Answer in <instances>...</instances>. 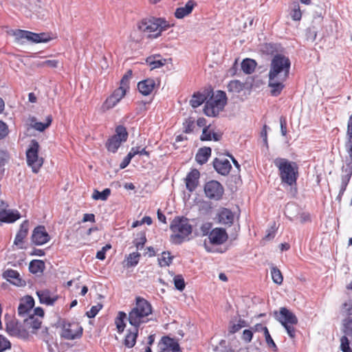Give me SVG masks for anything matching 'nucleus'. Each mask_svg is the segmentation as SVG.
I'll use <instances>...</instances> for the list:
<instances>
[{
  "label": "nucleus",
  "instance_id": "f257e3e1",
  "mask_svg": "<svg viewBox=\"0 0 352 352\" xmlns=\"http://www.w3.org/2000/svg\"><path fill=\"white\" fill-rule=\"evenodd\" d=\"M290 65L289 59L284 55L276 54L272 59L268 74V86L272 96H279L284 89V82L289 77Z\"/></svg>",
  "mask_w": 352,
  "mask_h": 352
},
{
  "label": "nucleus",
  "instance_id": "f03ea898",
  "mask_svg": "<svg viewBox=\"0 0 352 352\" xmlns=\"http://www.w3.org/2000/svg\"><path fill=\"white\" fill-rule=\"evenodd\" d=\"M151 314V305L144 298L137 297L135 306L129 313L128 320L131 325L138 328L151 320L149 316Z\"/></svg>",
  "mask_w": 352,
  "mask_h": 352
},
{
  "label": "nucleus",
  "instance_id": "7ed1b4c3",
  "mask_svg": "<svg viewBox=\"0 0 352 352\" xmlns=\"http://www.w3.org/2000/svg\"><path fill=\"white\" fill-rule=\"evenodd\" d=\"M170 27L169 23L162 18L144 19L137 23L138 30L148 38H157Z\"/></svg>",
  "mask_w": 352,
  "mask_h": 352
},
{
  "label": "nucleus",
  "instance_id": "20e7f679",
  "mask_svg": "<svg viewBox=\"0 0 352 352\" xmlns=\"http://www.w3.org/2000/svg\"><path fill=\"white\" fill-rule=\"evenodd\" d=\"M274 164L278 169L279 175L283 183L290 186L296 184L298 177V167L296 162H290L285 158L278 157L274 160Z\"/></svg>",
  "mask_w": 352,
  "mask_h": 352
},
{
  "label": "nucleus",
  "instance_id": "39448f33",
  "mask_svg": "<svg viewBox=\"0 0 352 352\" xmlns=\"http://www.w3.org/2000/svg\"><path fill=\"white\" fill-rule=\"evenodd\" d=\"M170 229L173 234L171 241L175 244H180L186 241L192 232V226L189 219L184 217H176L171 221Z\"/></svg>",
  "mask_w": 352,
  "mask_h": 352
},
{
  "label": "nucleus",
  "instance_id": "423d86ee",
  "mask_svg": "<svg viewBox=\"0 0 352 352\" xmlns=\"http://www.w3.org/2000/svg\"><path fill=\"white\" fill-rule=\"evenodd\" d=\"M227 103L226 94L223 91H217L205 104L204 111L209 117H215L222 111Z\"/></svg>",
  "mask_w": 352,
  "mask_h": 352
},
{
  "label": "nucleus",
  "instance_id": "0eeeda50",
  "mask_svg": "<svg viewBox=\"0 0 352 352\" xmlns=\"http://www.w3.org/2000/svg\"><path fill=\"white\" fill-rule=\"evenodd\" d=\"M40 145L36 140H32L26 151V161L32 171L38 173L43 164V158L38 156Z\"/></svg>",
  "mask_w": 352,
  "mask_h": 352
},
{
  "label": "nucleus",
  "instance_id": "6e6552de",
  "mask_svg": "<svg viewBox=\"0 0 352 352\" xmlns=\"http://www.w3.org/2000/svg\"><path fill=\"white\" fill-rule=\"evenodd\" d=\"M278 320L285 327L288 336L291 338L296 336V328L294 325L298 323L297 317L289 309L285 307H281L278 316Z\"/></svg>",
  "mask_w": 352,
  "mask_h": 352
},
{
  "label": "nucleus",
  "instance_id": "1a4fd4ad",
  "mask_svg": "<svg viewBox=\"0 0 352 352\" xmlns=\"http://www.w3.org/2000/svg\"><path fill=\"white\" fill-rule=\"evenodd\" d=\"M128 133L126 129L120 125L116 129V134L109 138L107 142V148L109 151L116 153L122 142L126 141Z\"/></svg>",
  "mask_w": 352,
  "mask_h": 352
},
{
  "label": "nucleus",
  "instance_id": "9d476101",
  "mask_svg": "<svg viewBox=\"0 0 352 352\" xmlns=\"http://www.w3.org/2000/svg\"><path fill=\"white\" fill-rule=\"evenodd\" d=\"M14 35L16 38H25L29 41L35 43H47L51 40L50 36L47 33H34L30 31L17 30Z\"/></svg>",
  "mask_w": 352,
  "mask_h": 352
},
{
  "label": "nucleus",
  "instance_id": "9b49d317",
  "mask_svg": "<svg viewBox=\"0 0 352 352\" xmlns=\"http://www.w3.org/2000/svg\"><path fill=\"white\" fill-rule=\"evenodd\" d=\"M204 192L208 199L218 201L221 199L224 189L221 183L216 180H211L205 184Z\"/></svg>",
  "mask_w": 352,
  "mask_h": 352
},
{
  "label": "nucleus",
  "instance_id": "f8f14e48",
  "mask_svg": "<svg viewBox=\"0 0 352 352\" xmlns=\"http://www.w3.org/2000/svg\"><path fill=\"white\" fill-rule=\"evenodd\" d=\"M82 333V328L78 323L65 322L63 324L61 337L66 340H74L80 338Z\"/></svg>",
  "mask_w": 352,
  "mask_h": 352
},
{
  "label": "nucleus",
  "instance_id": "ddd939ff",
  "mask_svg": "<svg viewBox=\"0 0 352 352\" xmlns=\"http://www.w3.org/2000/svg\"><path fill=\"white\" fill-rule=\"evenodd\" d=\"M125 94L121 89H115L114 91L105 100L101 106L102 112L113 108L124 97Z\"/></svg>",
  "mask_w": 352,
  "mask_h": 352
},
{
  "label": "nucleus",
  "instance_id": "4468645a",
  "mask_svg": "<svg viewBox=\"0 0 352 352\" xmlns=\"http://www.w3.org/2000/svg\"><path fill=\"white\" fill-rule=\"evenodd\" d=\"M31 239L34 245H41L47 243L50 240V236L43 226H38L34 229Z\"/></svg>",
  "mask_w": 352,
  "mask_h": 352
},
{
  "label": "nucleus",
  "instance_id": "2eb2a0df",
  "mask_svg": "<svg viewBox=\"0 0 352 352\" xmlns=\"http://www.w3.org/2000/svg\"><path fill=\"white\" fill-rule=\"evenodd\" d=\"M34 305V300L30 296H25L20 300L18 307V315L25 318L30 314Z\"/></svg>",
  "mask_w": 352,
  "mask_h": 352
},
{
  "label": "nucleus",
  "instance_id": "dca6fc26",
  "mask_svg": "<svg viewBox=\"0 0 352 352\" xmlns=\"http://www.w3.org/2000/svg\"><path fill=\"white\" fill-rule=\"evenodd\" d=\"M228 237V234L225 229L216 228L211 230L208 238L212 244L221 245L227 241Z\"/></svg>",
  "mask_w": 352,
  "mask_h": 352
},
{
  "label": "nucleus",
  "instance_id": "f3484780",
  "mask_svg": "<svg viewBox=\"0 0 352 352\" xmlns=\"http://www.w3.org/2000/svg\"><path fill=\"white\" fill-rule=\"evenodd\" d=\"M160 347V352H181L177 341L168 336L162 338Z\"/></svg>",
  "mask_w": 352,
  "mask_h": 352
},
{
  "label": "nucleus",
  "instance_id": "a211bd4d",
  "mask_svg": "<svg viewBox=\"0 0 352 352\" xmlns=\"http://www.w3.org/2000/svg\"><path fill=\"white\" fill-rule=\"evenodd\" d=\"M36 295L41 304L47 306H52L58 299V296L52 294L48 289H41L36 292Z\"/></svg>",
  "mask_w": 352,
  "mask_h": 352
},
{
  "label": "nucleus",
  "instance_id": "6ab92c4d",
  "mask_svg": "<svg viewBox=\"0 0 352 352\" xmlns=\"http://www.w3.org/2000/svg\"><path fill=\"white\" fill-rule=\"evenodd\" d=\"M213 166L216 171L222 175H228L232 168L229 160L226 158H215Z\"/></svg>",
  "mask_w": 352,
  "mask_h": 352
},
{
  "label": "nucleus",
  "instance_id": "aec40b11",
  "mask_svg": "<svg viewBox=\"0 0 352 352\" xmlns=\"http://www.w3.org/2000/svg\"><path fill=\"white\" fill-rule=\"evenodd\" d=\"M41 320L34 315H29L28 318H24V327L32 333H36V331L41 328Z\"/></svg>",
  "mask_w": 352,
  "mask_h": 352
},
{
  "label": "nucleus",
  "instance_id": "412c9836",
  "mask_svg": "<svg viewBox=\"0 0 352 352\" xmlns=\"http://www.w3.org/2000/svg\"><path fill=\"white\" fill-rule=\"evenodd\" d=\"M200 177V173L198 170L193 169L186 176V188L190 191L192 192L195 190L197 188L198 183H199V179Z\"/></svg>",
  "mask_w": 352,
  "mask_h": 352
},
{
  "label": "nucleus",
  "instance_id": "4be33fe9",
  "mask_svg": "<svg viewBox=\"0 0 352 352\" xmlns=\"http://www.w3.org/2000/svg\"><path fill=\"white\" fill-rule=\"evenodd\" d=\"M197 6V3L193 0H189L184 6L177 8L175 12V16L177 19H183L189 15Z\"/></svg>",
  "mask_w": 352,
  "mask_h": 352
},
{
  "label": "nucleus",
  "instance_id": "5701e85b",
  "mask_svg": "<svg viewBox=\"0 0 352 352\" xmlns=\"http://www.w3.org/2000/svg\"><path fill=\"white\" fill-rule=\"evenodd\" d=\"M20 213L17 210H10L2 208L0 210V221L4 223H13L20 218Z\"/></svg>",
  "mask_w": 352,
  "mask_h": 352
},
{
  "label": "nucleus",
  "instance_id": "b1692460",
  "mask_svg": "<svg viewBox=\"0 0 352 352\" xmlns=\"http://www.w3.org/2000/svg\"><path fill=\"white\" fill-rule=\"evenodd\" d=\"M155 87V82L152 78H148L144 80L140 81L138 84L139 91L144 96L151 94Z\"/></svg>",
  "mask_w": 352,
  "mask_h": 352
},
{
  "label": "nucleus",
  "instance_id": "393cba45",
  "mask_svg": "<svg viewBox=\"0 0 352 352\" xmlns=\"http://www.w3.org/2000/svg\"><path fill=\"white\" fill-rule=\"evenodd\" d=\"M234 214L227 208H222L218 213L219 222L221 224L231 226L234 221Z\"/></svg>",
  "mask_w": 352,
  "mask_h": 352
},
{
  "label": "nucleus",
  "instance_id": "a878e982",
  "mask_svg": "<svg viewBox=\"0 0 352 352\" xmlns=\"http://www.w3.org/2000/svg\"><path fill=\"white\" fill-rule=\"evenodd\" d=\"M29 229L28 221H23L21 226L19 232H17L14 243L16 245H19L23 243V239L27 236Z\"/></svg>",
  "mask_w": 352,
  "mask_h": 352
},
{
  "label": "nucleus",
  "instance_id": "bb28decb",
  "mask_svg": "<svg viewBox=\"0 0 352 352\" xmlns=\"http://www.w3.org/2000/svg\"><path fill=\"white\" fill-rule=\"evenodd\" d=\"M346 135L347 141L345 144V147L351 160V163L349 164L350 165L352 164V114L350 116L349 119Z\"/></svg>",
  "mask_w": 352,
  "mask_h": 352
},
{
  "label": "nucleus",
  "instance_id": "cd10ccee",
  "mask_svg": "<svg viewBox=\"0 0 352 352\" xmlns=\"http://www.w3.org/2000/svg\"><path fill=\"white\" fill-rule=\"evenodd\" d=\"M210 155L211 148L210 147H203L198 150L195 160L199 164H204L208 161Z\"/></svg>",
  "mask_w": 352,
  "mask_h": 352
},
{
  "label": "nucleus",
  "instance_id": "c85d7f7f",
  "mask_svg": "<svg viewBox=\"0 0 352 352\" xmlns=\"http://www.w3.org/2000/svg\"><path fill=\"white\" fill-rule=\"evenodd\" d=\"M3 276L15 285H21V280L19 273L14 270H8L3 273Z\"/></svg>",
  "mask_w": 352,
  "mask_h": 352
},
{
  "label": "nucleus",
  "instance_id": "c756f323",
  "mask_svg": "<svg viewBox=\"0 0 352 352\" xmlns=\"http://www.w3.org/2000/svg\"><path fill=\"white\" fill-rule=\"evenodd\" d=\"M146 63L151 67V69H153L164 66L166 63V60L160 58V55H156L148 57L146 58Z\"/></svg>",
  "mask_w": 352,
  "mask_h": 352
},
{
  "label": "nucleus",
  "instance_id": "7c9ffc66",
  "mask_svg": "<svg viewBox=\"0 0 352 352\" xmlns=\"http://www.w3.org/2000/svg\"><path fill=\"white\" fill-rule=\"evenodd\" d=\"M45 269V263L41 260H33L30 263L29 270L31 273L36 274L42 273Z\"/></svg>",
  "mask_w": 352,
  "mask_h": 352
},
{
  "label": "nucleus",
  "instance_id": "2f4dec72",
  "mask_svg": "<svg viewBox=\"0 0 352 352\" xmlns=\"http://www.w3.org/2000/svg\"><path fill=\"white\" fill-rule=\"evenodd\" d=\"M138 333V328L134 327L133 331H129L124 339V344L129 348H132L136 342Z\"/></svg>",
  "mask_w": 352,
  "mask_h": 352
},
{
  "label": "nucleus",
  "instance_id": "473e14b6",
  "mask_svg": "<svg viewBox=\"0 0 352 352\" xmlns=\"http://www.w3.org/2000/svg\"><path fill=\"white\" fill-rule=\"evenodd\" d=\"M256 66V63L255 60L250 58L244 59L241 63V69L247 74H250L254 72Z\"/></svg>",
  "mask_w": 352,
  "mask_h": 352
},
{
  "label": "nucleus",
  "instance_id": "72a5a7b5",
  "mask_svg": "<svg viewBox=\"0 0 352 352\" xmlns=\"http://www.w3.org/2000/svg\"><path fill=\"white\" fill-rule=\"evenodd\" d=\"M298 212V207L294 204H287L285 206V214L291 221H294L297 217Z\"/></svg>",
  "mask_w": 352,
  "mask_h": 352
},
{
  "label": "nucleus",
  "instance_id": "f704fd0d",
  "mask_svg": "<svg viewBox=\"0 0 352 352\" xmlns=\"http://www.w3.org/2000/svg\"><path fill=\"white\" fill-rule=\"evenodd\" d=\"M140 257V254L138 252H133L129 254L124 261L125 263L124 266L126 267H131L137 265L139 262Z\"/></svg>",
  "mask_w": 352,
  "mask_h": 352
},
{
  "label": "nucleus",
  "instance_id": "c9c22d12",
  "mask_svg": "<svg viewBox=\"0 0 352 352\" xmlns=\"http://www.w3.org/2000/svg\"><path fill=\"white\" fill-rule=\"evenodd\" d=\"M206 100V97L205 94L201 93L194 94L191 100H190V104L193 108H197L199 107L204 101Z\"/></svg>",
  "mask_w": 352,
  "mask_h": 352
},
{
  "label": "nucleus",
  "instance_id": "e433bc0d",
  "mask_svg": "<svg viewBox=\"0 0 352 352\" xmlns=\"http://www.w3.org/2000/svg\"><path fill=\"white\" fill-rule=\"evenodd\" d=\"M290 15L294 21H300L302 17V12L298 2L294 1L291 5Z\"/></svg>",
  "mask_w": 352,
  "mask_h": 352
},
{
  "label": "nucleus",
  "instance_id": "4c0bfd02",
  "mask_svg": "<svg viewBox=\"0 0 352 352\" xmlns=\"http://www.w3.org/2000/svg\"><path fill=\"white\" fill-rule=\"evenodd\" d=\"M126 319V314L123 311L118 312V315L116 318L115 323L119 333L123 332L125 328L124 320Z\"/></svg>",
  "mask_w": 352,
  "mask_h": 352
},
{
  "label": "nucleus",
  "instance_id": "58836bf2",
  "mask_svg": "<svg viewBox=\"0 0 352 352\" xmlns=\"http://www.w3.org/2000/svg\"><path fill=\"white\" fill-rule=\"evenodd\" d=\"M173 256H170L169 252H163L160 257L158 258V263L161 267L169 266L172 263Z\"/></svg>",
  "mask_w": 352,
  "mask_h": 352
},
{
  "label": "nucleus",
  "instance_id": "ea45409f",
  "mask_svg": "<svg viewBox=\"0 0 352 352\" xmlns=\"http://www.w3.org/2000/svg\"><path fill=\"white\" fill-rule=\"evenodd\" d=\"M111 194L109 188H105L102 192L95 190L92 194V198L95 200L105 201Z\"/></svg>",
  "mask_w": 352,
  "mask_h": 352
},
{
  "label": "nucleus",
  "instance_id": "a19ab883",
  "mask_svg": "<svg viewBox=\"0 0 352 352\" xmlns=\"http://www.w3.org/2000/svg\"><path fill=\"white\" fill-rule=\"evenodd\" d=\"M271 274L273 281L278 285H281L283 280V277L281 272L276 267H272L271 268Z\"/></svg>",
  "mask_w": 352,
  "mask_h": 352
},
{
  "label": "nucleus",
  "instance_id": "79ce46f5",
  "mask_svg": "<svg viewBox=\"0 0 352 352\" xmlns=\"http://www.w3.org/2000/svg\"><path fill=\"white\" fill-rule=\"evenodd\" d=\"M52 118L51 116H47L46 118V122H35L32 124V127L38 131H43L45 129H47L52 123Z\"/></svg>",
  "mask_w": 352,
  "mask_h": 352
},
{
  "label": "nucleus",
  "instance_id": "37998d69",
  "mask_svg": "<svg viewBox=\"0 0 352 352\" xmlns=\"http://www.w3.org/2000/svg\"><path fill=\"white\" fill-rule=\"evenodd\" d=\"M228 90L230 92L239 93L243 88V85L239 80H232L228 85Z\"/></svg>",
  "mask_w": 352,
  "mask_h": 352
},
{
  "label": "nucleus",
  "instance_id": "c03bdc74",
  "mask_svg": "<svg viewBox=\"0 0 352 352\" xmlns=\"http://www.w3.org/2000/svg\"><path fill=\"white\" fill-rule=\"evenodd\" d=\"M261 329L264 333L265 341H266L267 346L270 348L273 349L274 351H276L277 346H276L275 342H274L273 339L272 338V337L269 333L268 329L267 327H261Z\"/></svg>",
  "mask_w": 352,
  "mask_h": 352
},
{
  "label": "nucleus",
  "instance_id": "a18cd8bd",
  "mask_svg": "<svg viewBox=\"0 0 352 352\" xmlns=\"http://www.w3.org/2000/svg\"><path fill=\"white\" fill-rule=\"evenodd\" d=\"M351 161L346 164L347 167L349 168V173L344 177L342 178L340 194H343L350 179L351 174L352 172V164L349 165Z\"/></svg>",
  "mask_w": 352,
  "mask_h": 352
},
{
  "label": "nucleus",
  "instance_id": "49530a36",
  "mask_svg": "<svg viewBox=\"0 0 352 352\" xmlns=\"http://www.w3.org/2000/svg\"><path fill=\"white\" fill-rule=\"evenodd\" d=\"M174 285L177 289L179 291H183L185 288V282L184 279L182 275H176L174 277Z\"/></svg>",
  "mask_w": 352,
  "mask_h": 352
},
{
  "label": "nucleus",
  "instance_id": "de8ad7c7",
  "mask_svg": "<svg viewBox=\"0 0 352 352\" xmlns=\"http://www.w3.org/2000/svg\"><path fill=\"white\" fill-rule=\"evenodd\" d=\"M102 308V305L98 303L96 305L92 306L91 309L86 312V316L89 318H94Z\"/></svg>",
  "mask_w": 352,
  "mask_h": 352
},
{
  "label": "nucleus",
  "instance_id": "09e8293b",
  "mask_svg": "<svg viewBox=\"0 0 352 352\" xmlns=\"http://www.w3.org/2000/svg\"><path fill=\"white\" fill-rule=\"evenodd\" d=\"M10 348V342L5 336L0 335V352H3Z\"/></svg>",
  "mask_w": 352,
  "mask_h": 352
},
{
  "label": "nucleus",
  "instance_id": "8fccbe9b",
  "mask_svg": "<svg viewBox=\"0 0 352 352\" xmlns=\"http://www.w3.org/2000/svg\"><path fill=\"white\" fill-rule=\"evenodd\" d=\"M38 336L40 339H41L46 343H48L52 339V337L50 335V333H49L48 329L47 327H45V329H43L38 333Z\"/></svg>",
  "mask_w": 352,
  "mask_h": 352
},
{
  "label": "nucleus",
  "instance_id": "3c124183",
  "mask_svg": "<svg viewBox=\"0 0 352 352\" xmlns=\"http://www.w3.org/2000/svg\"><path fill=\"white\" fill-rule=\"evenodd\" d=\"M342 313L346 316H352V300H349L342 304Z\"/></svg>",
  "mask_w": 352,
  "mask_h": 352
},
{
  "label": "nucleus",
  "instance_id": "603ef678",
  "mask_svg": "<svg viewBox=\"0 0 352 352\" xmlns=\"http://www.w3.org/2000/svg\"><path fill=\"white\" fill-rule=\"evenodd\" d=\"M246 324L245 322H243V324H241L240 323H234L232 321L230 322L229 324V333H234L237 331H239L242 327H245Z\"/></svg>",
  "mask_w": 352,
  "mask_h": 352
},
{
  "label": "nucleus",
  "instance_id": "864d4df0",
  "mask_svg": "<svg viewBox=\"0 0 352 352\" xmlns=\"http://www.w3.org/2000/svg\"><path fill=\"white\" fill-rule=\"evenodd\" d=\"M340 348L343 352H352L349 346V341L346 336H342L340 339Z\"/></svg>",
  "mask_w": 352,
  "mask_h": 352
},
{
  "label": "nucleus",
  "instance_id": "5fc2aeb1",
  "mask_svg": "<svg viewBox=\"0 0 352 352\" xmlns=\"http://www.w3.org/2000/svg\"><path fill=\"white\" fill-rule=\"evenodd\" d=\"M212 224L210 222H205L204 223L201 227L200 230L201 232V234L203 236H206L210 234V232H211L210 230L212 228Z\"/></svg>",
  "mask_w": 352,
  "mask_h": 352
},
{
  "label": "nucleus",
  "instance_id": "6e6d98bb",
  "mask_svg": "<svg viewBox=\"0 0 352 352\" xmlns=\"http://www.w3.org/2000/svg\"><path fill=\"white\" fill-rule=\"evenodd\" d=\"M9 133L7 124L3 121L0 120V140L6 138Z\"/></svg>",
  "mask_w": 352,
  "mask_h": 352
},
{
  "label": "nucleus",
  "instance_id": "4d7b16f0",
  "mask_svg": "<svg viewBox=\"0 0 352 352\" xmlns=\"http://www.w3.org/2000/svg\"><path fill=\"white\" fill-rule=\"evenodd\" d=\"M129 79H126L124 77H122L120 80V86L117 88L116 89H121L124 91V94L126 95V91L129 88Z\"/></svg>",
  "mask_w": 352,
  "mask_h": 352
},
{
  "label": "nucleus",
  "instance_id": "13d9d810",
  "mask_svg": "<svg viewBox=\"0 0 352 352\" xmlns=\"http://www.w3.org/2000/svg\"><path fill=\"white\" fill-rule=\"evenodd\" d=\"M133 157H134L135 155H138V154L145 155L147 156H148V155H149L148 152L146 151L145 148H141L139 146L133 147L131 149L130 153H133Z\"/></svg>",
  "mask_w": 352,
  "mask_h": 352
},
{
  "label": "nucleus",
  "instance_id": "bf43d9fd",
  "mask_svg": "<svg viewBox=\"0 0 352 352\" xmlns=\"http://www.w3.org/2000/svg\"><path fill=\"white\" fill-rule=\"evenodd\" d=\"M253 337V332L250 329H245L243 332L242 339L247 343L251 342Z\"/></svg>",
  "mask_w": 352,
  "mask_h": 352
},
{
  "label": "nucleus",
  "instance_id": "052dcab7",
  "mask_svg": "<svg viewBox=\"0 0 352 352\" xmlns=\"http://www.w3.org/2000/svg\"><path fill=\"white\" fill-rule=\"evenodd\" d=\"M58 61L56 60H47L42 62L40 65L42 67H49L52 68H56L58 67Z\"/></svg>",
  "mask_w": 352,
  "mask_h": 352
},
{
  "label": "nucleus",
  "instance_id": "680f3d73",
  "mask_svg": "<svg viewBox=\"0 0 352 352\" xmlns=\"http://www.w3.org/2000/svg\"><path fill=\"white\" fill-rule=\"evenodd\" d=\"M344 326L345 329V332L347 334L352 335V318H349L344 320Z\"/></svg>",
  "mask_w": 352,
  "mask_h": 352
},
{
  "label": "nucleus",
  "instance_id": "e2e57ef3",
  "mask_svg": "<svg viewBox=\"0 0 352 352\" xmlns=\"http://www.w3.org/2000/svg\"><path fill=\"white\" fill-rule=\"evenodd\" d=\"M133 153L129 152L127 154V155L124 157V159L122 160V162L120 164V168H124L129 165L131 159L133 157Z\"/></svg>",
  "mask_w": 352,
  "mask_h": 352
},
{
  "label": "nucleus",
  "instance_id": "0e129e2a",
  "mask_svg": "<svg viewBox=\"0 0 352 352\" xmlns=\"http://www.w3.org/2000/svg\"><path fill=\"white\" fill-rule=\"evenodd\" d=\"M280 125L281 134L285 136L287 134V120L284 116H280Z\"/></svg>",
  "mask_w": 352,
  "mask_h": 352
},
{
  "label": "nucleus",
  "instance_id": "69168bd1",
  "mask_svg": "<svg viewBox=\"0 0 352 352\" xmlns=\"http://www.w3.org/2000/svg\"><path fill=\"white\" fill-rule=\"evenodd\" d=\"M202 141H208L212 140L211 132L208 131V128H204L200 138Z\"/></svg>",
  "mask_w": 352,
  "mask_h": 352
},
{
  "label": "nucleus",
  "instance_id": "338daca9",
  "mask_svg": "<svg viewBox=\"0 0 352 352\" xmlns=\"http://www.w3.org/2000/svg\"><path fill=\"white\" fill-rule=\"evenodd\" d=\"M32 311L33 314H30V315H34L36 317L39 318L41 320L44 316V311L41 307H36Z\"/></svg>",
  "mask_w": 352,
  "mask_h": 352
},
{
  "label": "nucleus",
  "instance_id": "774afa93",
  "mask_svg": "<svg viewBox=\"0 0 352 352\" xmlns=\"http://www.w3.org/2000/svg\"><path fill=\"white\" fill-rule=\"evenodd\" d=\"M8 157L7 153L0 149V166H3Z\"/></svg>",
  "mask_w": 352,
  "mask_h": 352
}]
</instances>
